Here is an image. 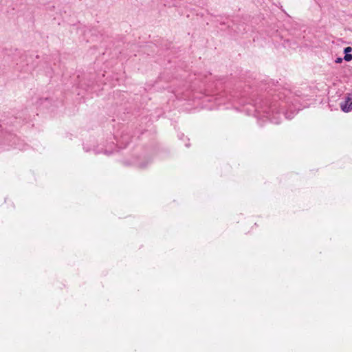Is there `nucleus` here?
Wrapping results in <instances>:
<instances>
[{
    "label": "nucleus",
    "mask_w": 352,
    "mask_h": 352,
    "mask_svg": "<svg viewBox=\"0 0 352 352\" xmlns=\"http://www.w3.org/2000/svg\"><path fill=\"white\" fill-rule=\"evenodd\" d=\"M267 85L265 88L267 94L265 99H259L254 104L258 114L276 124L280 122L281 113L285 118L292 119L296 113V109H293L294 105L290 90L282 87L278 82L270 81Z\"/></svg>",
    "instance_id": "1"
},
{
    "label": "nucleus",
    "mask_w": 352,
    "mask_h": 352,
    "mask_svg": "<svg viewBox=\"0 0 352 352\" xmlns=\"http://www.w3.org/2000/svg\"><path fill=\"white\" fill-rule=\"evenodd\" d=\"M340 108L342 111L348 113L352 110V97L347 96L344 102L340 103Z\"/></svg>",
    "instance_id": "2"
},
{
    "label": "nucleus",
    "mask_w": 352,
    "mask_h": 352,
    "mask_svg": "<svg viewBox=\"0 0 352 352\" xmlns=\"http://www.w3.org/2000/svg\"><path fill=\"white\" fill-rule=\"evenodd\" d=\"M352 51V48L351 47H346L344 50V52L345 54V56L344 57V59L349 62L352 60V54H350V52Z\"/></svg>",
    "instance_id": "3"
},
{
    "label": "nucleus",
    "mask_w": 352,
    "mask_h": 352,
    "mask_svg": "<svg viewBox=\"0 0 352 352\" xmlns=\"http://www.w3.org/2000/svg\"><path fill=\"white\" fill-rule=\"evenodd\" d=\"M129 138H126V140L123 138V139L121 140V142H120V143H121L122 144H124V147H125V146L127 145V144L129 143Z\"/></svg>",
    "instance_id": "4"
},
{
    "label": "nucleus",
    "mask_w": 352,
    "mask_h": 352,
    "mask_svg": "<svg viewBox=\"0 0 352 352\" xmlns=\"http://www.w3.org/2000/svg\"><path fill=\"white\" fill-rule=\"evenodd\" d=\"M342 59L341 58H337V59L336 60V63H340L342 62Z\"/></svg>",
    "instance_id": "5"
},
{
    "label": "nucleus",
    "mask_w": 352,
    "mask_h": 352,
    "mask_svg": "<svg viewBox=\"0 0 352 352\" xmlns=\"http://www.w3.org/2000/svg\"><path fill=\"white\" fill-rule=\"evenodd\" d=\"M104 153L107 154V155H110L111 153V152H109L107 150H105L104 151Z\"/></svg>",
    "instance_id": "6"
},
{
    "label": "nucleus",
    "mask_w": 352,
    "mask_h": 352,
    "mask_svg": "<svg viewBox=\"0 0 352 352\" xmlns=\"http://www.w3.org/2000/svg\"><path fill=\"white\" fill-rule=\"evenodd\" d=\"M146 164H141V165H140V166H141L142 168H145V167H146Z\"/></svg>",
    "instance_id": "7"
},
{
    "label": "nucleus",
    "mask_w": 352,
    "mask_h": 352,
    "mask_svg": "<svg viewBox=\"0 0 352 352\" xmlns=\"http://www.w3.org/2000/svg\"><path fill=\"white\" fill-rule=\"evenodd\" d=\"M94 152L97 154V153H99L100 152L98 151L97 150L94 149Z\"/></svg>",
    "instance_id": "8"
},
{
    "label": "nucleus",
    "mask_w": 352,
    "mask_h": 352,
    "mask_svg": "<svg viewBox=\"0 0 352 352\" xmlns=\"http://www.w3.org/2000/svg\"><path fill=\"white\" fill-rule=\"evenodd\" d=\"M84 148H85V151H87V152H88L89 151V149L86 148L85 147Z\"/></svg>",
    "instance_id": "9"
}]
</instances>
